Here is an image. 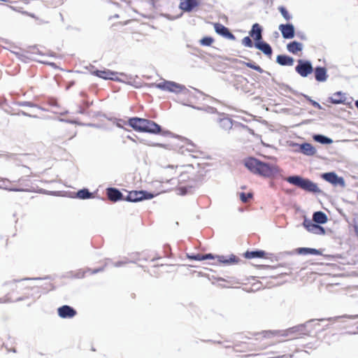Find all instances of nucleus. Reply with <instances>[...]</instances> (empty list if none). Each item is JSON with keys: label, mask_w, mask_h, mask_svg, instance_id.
I'll return each instance as SVG.
<instances>
[{"label": "nucleus", "mask_w": 358, "mask_h": 358, "mask_svg": "<svg viewBox=\"0 0 358 358\" xmlns=\"http://www.w3.org/2000/svg\"><path fill=\"white\" fill-rule=\"evenodd\" d=\"M243 164L251 173L267 178L275 177L280 171L278 166L262 162L254 157L245 158Z\"/></svg>", "instance_id": "f257e3e1"}, {"label": "nucleus", "mask_w": 358, "mask_h": 358, "mask_svg": "<svg viewBox=\"0 0 358 358\" xmlns=\"http://www.w3.org/2000/svg\"><path fill=\"white\" fill-rule=\"evenodd\" d=\"M127 124L134 130L138 132H145L152 134H159L167 136L171 134L169 131L163 130L162 127L155 122L138 117H130Z\"/></svg>", "instance_id": "f03ea898"}, {"label": "nucleus", "mask_w": 358, "mask_h": 358, "mask_svg": "<svg viewBox=\"0 0 358 358\" xmlns=\"http://www.w3.org/2000/svg\"><path fill=\"white\" fill-rule=\"evenodd\" d=\"M289 183L301 188V189L314 194L322 193L317 185L308 178H303L299 175L290 176L285 178Z\"/></svg>", "instance_id": "7ed1b4c3"}, {"label": "nucleus", "mask_w": 358, "mask_h": 358, "mask_svg": "<svg viewBox=\"0 0 358 358\" xmlns=\"http://www.w3.org/2000/svg\"><path fill=\"white\" fill-rule=\"evenodd\" d=\"M154 194L145 190L131 191L124 196V200L129 202H138L143 200L151 199Z\"/></svg>", "instance_id": "20e7f679"}, {"label": "nucleus", "mask_w": 358, "mask_h": 358, "mask_svg": "<svg viewBox=\"0 0 358 358\" xmlns=\"http://www.w3.org/2000/svg\"><path fill=\"white\" fill-rule=\"evenodd\" d=\"M295 71L301 77L306 78L313 72V66L310 60L299 59L297 60Z\"/></svg>", "instance_id": "39448f33"}, {"label": "nucleus", "mask_w": 358, "mask_h": 358, "mask_svg": "<svg viewBox=\"0 0 358 358\" xmlns=\"http://www.w3.org/2000/svg\"><path fill=\"white\" fill-rule=\"evenodd\" d=\"M89 70L91 74L97 76L100 78H103L104 80H112L120 82L121 80L117 77H114L117 75L118 73L116 71H113L109 69H103V70H98L96 69L94 66L90 65L89 67Z\"/></svg>", "instance_id": "423d86ee"}, {"label": "nucleus", "mask_w": 358, "mask_h": 358, "mask_svg": "<svg viewBox=\"0 0 358 358\" xmlns=\"http://www.w3.org/2000/svg\"><path fill=\"white\" fill-rule=\"evenodd\" d=\"M155 87L164 91H168L170 92L179 93L180 92L185 90H187L185 86L178 84L173 81L165 80L162 83L154 84Z\"/></svg>", "instance_id": "0eeeda50"}, {"label": "nucleus", "mask_w": 358, "mask_h": 358, "mask_svg": "<svg viewBox=\"0 0 358 358\" xmlns=\"http://www.w3.org/2000/svg\"><path fill=\"white\" fill-rule=\"evenodd\" d=\"M321 178L325 181L331 183L334 186H341L344 187L345 182L343 177L338 176L335 172H327L321 174Z\"/></svg>", "instance_id": "6e6552de"}, {"label": "nucleus", "mask_w": 358, "mask_h": 358, "mask_svg": "<svg viewBox=\"0 0 358 358\" xmlns=\"http://www.w3.org/2000/svg\"><path fill=\"white\" fill-rule=\"evenodd\" d=\"M303 226L310 232L315 234L324 235L325 229L321 226V224L313 223L311 220L304 218Z\"/></svg>", "instance_id": "1a4fd4ad"}, {"label": "nucleus", "mask_w": 358, "mask_h": 358, "mask_svg": "<svg viewBox=\"0 0 358 358\" xmlns=\"http://www.w3.org/2000/svg\"><path fill=\"white\" fill-rule=\"evenodd\" d=\"M57 314L63 319L73 318L77 315V311L69 305H64L57 308Z\"/></svg>", "instance_id": "9d476101"}, {"label": "nucleus", "mask_w": 358, "mask_h": 358, "mask_svg": "<svg viewBox=\"0 0 358 358\" xmlns=\"http://www.w3.org/2000/svg\"><path fill=\"white\" fill-rule=\"evenodd\" d=\"M278 29L285 39H292L295 36V28L292 23L281 24Z\"/></svg>", "instance_id": "9b49d317"}, {"label": "nucleus", "mask_w": 358, "mask_h": 358, "mask_svg": "<svg viewBox=\"0 0 358 358\" xmlns=\"http://www.w3.org/2000/svg\"><path fill=\"white\" fill-rule=\"evenodd\" d=\"M214 29L215 32L221 36L232 41L236 40V36L234 34L231 32L228 27L224 26L223 24L218 22L215 23Z\"/></svg>", "instance_id": "f8f14e48"}, {"label": "nucleus", "mask_w": 358, "mask_h": 358, "mask_svg": "<svg viewBox=\"0 0 358 358\" xmlns=\"http://www.w3.org/2000/svg\"><path fill=\"white\" fill-rule=\"evenodd\" d=\"M200 0H180L179 8L185 13H190L200 6Z\"/></svg>", "instance_id": "ddd939ff"}, {"label": "nucleus", "mask_w": 358, "mask_h": 358, "mask_svg": "<svg viewBox=\"0 0 358 358\" xmlns=\"http://www.w3.org/2000/svg\"><path fill=\"white\" fill-rule=\"evenodd\" d=\"M254 46L257 50L262 51L266 56L271 58L273 54V49L270 44L262 39L254 42Z\"/></svg>", "instance_id": "4468645a"}, {"label": "nucleus", "mask_w": 358, "mask_h": 358, "mask_svg": "<svg viewBox=\"0 0 358 358\" xmlns=\"http://www.w3.org/2000/svg\"><path fill=\"white\" fill-rule=\"evenodd\" d=\"M106 195L108 199L113 202L123 201L124 199L120 190L115 187H108L106 189Z\"/></svg>", "instance_id": "2eb2a0df"}, {"label": "nucleus", "mask_w": 358, "mask_h": 358, "mask_svg": "<svg viewBox=\"0 0 358 358\" xmlns=\"http://www.w3.org/2000/svg\"><path fill=\"white\" fill-rule=\"evenodd\" d=\"M313 321H315V320H310L303 324H299V325H296V326H294L293 327L288 329L287 330V335L289 333L294 334V333H296V332H299L300 334H303V335H308L309 333L310 332V330L307 329V325Z\"/></svg>", "instance_id": "dca6fc26"}, {"label": "nucleus", "mask_w": 358, "mask_h": 358, "mask_svg": "<svg viewBox=\"0 0 358 358\" xmlns=\"http://www.w3.org/2000/svg\"><path fill=\"white\" fill-rule=\"evenodd\" d=\"M313 73L315 78L317 82H325L327 80L328 75L325 67L317 66L313 68Z\"/></svg>", "instance_id": "f3484780"}, {"label": "nucleus", "mask_w": 358, "mask_h": 358, "mask_svg": "<svg viewBox=\"0 0 358 358\" xmlns=\"http://www.w3.org/2000/svg\"><path fill=\"white\" fill-rule=\"evenodd\" d=\"M296 145L299 147L298 151L306 156H313L315 155L317 152L315 148L309 143L296 144Z\"/></svg>", "instance_id": "a211bd4d"}, {"label": "nucleus", "mask_w": 358, "mask_h": 358, "mask_svg": "<svg viewBox=\"0 0 358 358\" xmlns=\"http://www.w3.org/2000/svg\"><path fill=\"white\" fill-rule=\"evenodd\" d=\"M262 32V27L258 23H255L252 24V28L249 31V34L250 37L253 38L255 42H256L263 38Z\"/></svg>", "instance_id": "6ab92c4d"}, {"label": "nucleus", "mask_w": 358, "mask_h": 358, "mask_svg": "<svg viewBox=\"0 0 358 358\" xmlns=\"http://www.w3.org/2000/svg\"><path fill=\"white\" fill-rule=\"evenodd\" d=\"M294 59L292 57L287 55H278L276 57V63L280 66H292L294 64Z\"/></svg>", "instance_id": "aec40b11"}, {"label": "nucleus", "mask_w": 358, "mask_h": 358, "mask_svg": "<svg viewBox=\"0 0 358 358\" xmlns=\"http://www.w3.org/2000/svg\"><path fill=\"white\" fill-rule=\"evenodd\" d=\"M222 115L223 117H220L217 120L220 127L225 131H229L233 127V120L224 114H222Z\"/></svg>", "instance_id": "412c9836"}, {"label": "nucleus", "mask_w": 358, "mask_h": 358, "mask_svg": "<svg viewBox=\"0 0 358 358\" xmlns=\"http://www.w3.org/2000/svg\"><path fill=\"white\" fill-rule=\"evenodd\" d=\"M296 252L298 255H322V251L320 250H317L315 248H298L296 249Z\"/></svg>", "instance_id": "4be33fe9"}, {"label": "nucleus", "mask_w": 358, "mask_h": 358, "mask_svg": "<svg viewBox=\"0 0 358 358\" xmlns=\"http://www.w3.org/2000/svg\"><path fill=\"white\" fill-rule=\"evenodd\" d=\"M216 258L220 263L228 265L238 263L239 261V258L234 255H231L229 257L223 255H216Z\"/></svg>", "instance_id": "5701e85b"}, {"label": "nucleus", "mask_w": 358, "mask_h": 358, "mask_svg": "<svg viewBox=\"0 0 358 358\" xmlns=\"http://www.w3.org/2000/svg\"><path fill=\"white\" fill-rule=\"evenodd\" d=\"M313 223L324 224L328 221L327 215L322 211H315L313 215Z\"/></svg>", "instance_id": "b1692460"}, {"label": "nucleus", "mask_w": 358, "mask_h": 358, "mask_svg": "<svg viewBox=\"0 0 358 358\" xmlns=\"http://www.w3.org/2000/svg\"><path fill=\"white\" fill-rule=\"evenodd\" d=\"M287 50L289 52L296 54L303 50V44L296 41H291L287 44Z\"/></svg>", "instance_id": "393cba45"}, {"label": "nucleus", "mask_w": 358, "mask_h": 358, "mask_svg": "<svg viewBox=\"0 0 358 358\" xmlns=\"http://www.w3.org/2000/svg\"><path fill=\"white\" fill-rule=\"evenodd\" d=\"M329 99V102L333 104L345 103L346 101L345 94L342 93L341 92H337Z\"/></svg>", "instance_id": "a878e982"}, {"label": "nucleus", "mask_w": 358, "mask_h": 358, "mask_svg": "<svg viewBox=\"0 0 358 358\" xmlns=\"http://www.w3.org/2000/svg\"><path fill=\"white\" fill-rule=\"evenodd\" d=\"M266 254V252L262 250H248L244 253V257L246 259L263 258Z\"/></svg>", "instance_id": "bb28decb"}, {"label": "nucleus", "mask_w": 358, "mask_h": 358, "mask_svg": "<svg viewBox=\"0 0 358 358\" xmlns=\"http://www.w3.org/2000/svg\"><path fill=\"white\" fill-rule=\"evenodd\" d=\"M313 138L315 141L320 143L322 145H329L333 143V140L331 138L323 134H314L313 136Z\"/></svg>", "instance_id": "cd10ccee"}, {"label": "nucleus", "mask_w": 358, "mask_h": 358, "mask_svg": "<svg viewBox=\"0 0 358 358\" xmlns=\"http://www.w3.org/2000/svg\"><path fill=\"white\" fill-rule=\"evenodd\" d=\"M76 196L80 199H87L93 197V193L90 192L88 189L83 188L76 192Z\"/></svg>", "instance_id": "c85d7f7f"}, {"label": "nucleus", "mask_w": 358, "mask_h": 358, "mask_svg": "<svg viewBox=\"0 0 358 358\" xmlns=\"http://www.w3.org/2000/svg\"><path fill=\"white\" fill-rule=\"evenodd\" d=\"M341 318H348L351 320H355L358 318V314L357 315H343L341 316H336L334 317H329V318H322V319H318L319 321H324V320H328V321H337L338 320Z\"/></svg>", "instance_id": "c756f323"}, {"label": "nucleus", "mask_w": 358, "mask_h": 358, "mask_svg": "<svg viewBox=\"0 0 358 358\" xmlns=\"http://www.w3.org/2000/svg\"><path fill=\"white\" fill-rule=\"evenodd\" d=\"M243 64L244 65H245L247 67L250 68V69H252L253 70H255V71H257L259 73L264 72V71L262 69L261 66H259V65L256 64L253 62H243Z\"/></svg>", "instance_id": "7c9ffc66"}, {"label": "nucleus", "mask_w": 358, "mask_h": 358, "mask_svg": "<svg viewBox=\"0 0 358 358\" xmlns=\"http://www.w3.org/2000/svg\"><path fill=\"white\" fill-rule=\"evenodd\" d=\"M189 106H191L192 108L199 110H205L208 113H218L217 108L212 107V106H207L206 108H203L201 107L194 106L192 105H188Z\"/></svg>", "instance_id": "2f4dec72"}, {"label": "nucleus", "mask_w": 358, "mask_h": 358, "mask_svg": "<svg viewBox=\"0 0 358 358\" xmlns=\"http://www.w3.org/2000/svg\"><path fill=\"white\" fill-rule=\"evenodd\" d=\"M214 39L210 36H204L200 40V44L203 46H210L213 43Z\"/></svg>", "instance_id": "473e14b6"}, {"label": "nucleus", "mask_w": 358, "mask_h": 358, "mask_svg": "<svg viewBox=\"0 0 358 358\" xmlns=\"http://www.w3.org/2000/svg\"><path fill=\"white\" fill-rule=\"evenodd\" d=\"M278 10L279 12L281 13V15H282V17L286 20H289L290 19H292V15L289 13L288 10H287V8L284 6H280L278 8Z\"/></svg>", "instance_id": "72a5a7b5"}, {"label": "nucleus", "mask_w": 358, "mask_h": 358, "mask_svg": "<svg viewBox=\"0 0 358 358\" xmlns=\"http://www.w3.org/2000/svg\"><path fill=\"white\" fill-rule=\"evenodd\" d=\"M240 199L242 202L246 203L248 202L250 199L252 198L253 194L250 192L245 193V192H241L239 194Z\"/></svg>", "instance_id": "f704fd0d"}, {"label": "nucleus", "mask_w": 358, "mask_h": 358, "mask_svg": "<svg viewBox=\"0 0 358 358\" xmlns=\"http://www.w3.org/2000/svg\"><path fill=\"white\" fill-rule=\"evenodd\" d=\"M278 86L280 87L281 90H284L286 92H291L294 94H296V92L291 87H289L288 85H286L285 83H277Z\"/></svg>", "instance_id": "c9c22d12"}, {"label": "nucleus", "mask_w": 358, "mask_h": 358, "mask_svg": "<svg viewBox=\"0 0 358 358\" xmlns=\"http://www.w3.org/2000/svg\"><path fill=\"white\" fill-rule=\"evenodd\" d=\"M242 44L247 48H252L254 43L252 41L250 36H245L242 39Z\"/></svg>", "instance_id": "e433bc0d"}, {"label": "nucleus", "mask_w": 358, "mask_h": 358, "mask_svg": "<svg viewBox=\"0 0 358 358\" xmlns=\"http://www.w3.org/2000/svg\"><path fill=\"white\" fill-rule=\"evenodd\" d=\"M187 257L189 259L191 260H196V261H203V255L202 254H187Z\"/></svg>", "instance_id": "4c0bfd02"}, {"label": "nucleus", "mask_w": 358, "mask_h": 358, "mask_svg": "<svg viewBox=\"0 0 358 358\" xmlns=\"http://www.w3.org/2000/svg\"><path fill=\"white\" fill-rule=\"evenodd\" d=\"M16 104L19 106L37 107L36 104L31 101H17Z\"/></svg>", "instance_id": "58836bf2"}, {"label": "nucleus", "mask_w": 358, "mask_h": 358, "mask_svg": "<svg viewBox=\"0 0 358 358\" xmlns=\"http://www.w3.org/2000/svg\"><path fill=\"white\" fill-rule=\"evenodd\" d=\"M215 258H216V256H215L212 253H207V254L203 255V260L214 259Z\"/></svg>", "instance_id": "ea45409f"}, {"label": "nucleus", "mask_w": 358, "mask_h": 358, "mask_svg": "<svg viewBox=\"0 0 358 358\" xmlns=\"http://www.w3.org/2000/svg\"><path fill=\"white\" fill-rule=\"evenodd\" d=\"M22 115L24 116H27V117H34V118H37L38 116L37 115H31L25 111H23V110H20L17 113V115Z\"/></svg>", "instance_id": "a19ab883"}, {"label": "nucleus", "mask_w": 358, "mask_h": 358, "mask_svg": "<svg viewBox=\"0 0 358 358\" xmlns=\"http://www.w3.org/2000/svg\"><path fill=\"white\" fill-rule=\"evenodd\" d=\"M310 103H311V105L313 106H314L316 108H318V109H322V108L321 105L318 102H317V101H315L314 100H310Z\"/></svg>", "instance_id": "79ce46f5"}, {"label": "nucleus", "mask_w": 358, "mask_h": 358, "mask_svg": "<svg viewBox=\"0 0 358 358\" xmlns=\"http://www.w3.org/2000/svg\"><path fill=\"white\" fill-rule=\"evenodd\" d=\"M296 35H297V36H298L300 39H301V40H303V41H306V40H307V37H306V34H305L303 32H300V31H299V32H298V33L296 34Z\"/></svg>", "instance_id": "37998d69"}, {"label": "nucleus", "mask_w": 358, "mask_h": 358, "mask_svg": "<svg viewBox=\"0 0 358 358\" xmlns=\"http://www.w3.org/2000/svg\"><path fill=\"white\" fill-rule=\"evenodd\" d=\"M50 105L52 106L58 107L57 102L55 99H52L50 101Z\"/></svg>", "instance_id": "c03bdc74"}, {"label": "nucleus", "mask_w": 358, "mask_h": 358, "mask_svg": "<svg viewBox=\"0 0 358 358\" xmlns=\"http://www.w3.org/2000/svg\"><path fill=\"white\" fill-rule=\"evenodd\" d=\"M164 248V252L165 253H167V252H169L171 250L170 245H168V244L165 245Z\"/></svg>", "instance_id": "a18cd8bd"}, {"label": "nucleus", "mask_w": 358, "mask_h": 358, "mask_svg": "<svg viewBox=\"0 0 358 358\" xmlns=\"http://www.w3.org/2000/svg\"><path fill=\"white\" fill-rule=\"evenodd\" d=\"M6 189H8L9 191H11V192H19V191H21L22 189H18V188H15V187H12V188H5Z\"/></svg>", "instance_id": "49530a36"}, {"label": "nucleus", "mask_w": 358, "mask_h": 358, "mask_svg": "<svg viewBox=\"0 0 358 358\" xmlns=\"http://www.w3.org/2000/svg\"><path fill=\"white\" fill-rule=\"evenodd\" d=\"M43 278H24L23 280H42Z\"/></svg>", "instance_id": "de8ad7c7"}, {"label": "nucleus", "mask_w": 358, "mask_h": 358, "mask_svg": "<svg viewBox=\"0 0 358 358\" xmlns=\"http://www.w3.org/2000/svg\"><path fill=\"white\" fill-rule=\"evenodd\" d=\"M124 264V262L120 261V262H116L114 266L115 267H119V266H122Z\"/></svg>", "instance_id": "09e8293b"}, {"label": "nucleus", "mask_w": 358, "mask_h": 358, "mask_svg": "<svg viewBox=\"0 0 358 358\" xmlns=\"http://www.w3.org/2000/svg\"><path fill=\"white\" fill-rule=\"evenodd\" d=\"M307 101H308L310 103V100H313L309 96L306 95V94H301Z\"/></svg>", "instance_id": "8fccbe9b"}, {"label": "nucleus", "mask_w": 358, "mask_h": 358, "mask_svg": "<svg viewBox=\"0 0 358 358\" xmlns=\"http://www.w3.org/2000/svg\"><path fill=\"white\" fill-rule=\"evenodd\" d=\"M103 270V267L96 268V269L93 270L92 273H96L98 272L102 271Z\"/></svg>", "instance_id": "3c124183"}, {"label": "nucleus", "mask_w": 358, "mask_h": 358, "mask_svg": "<svg viewBox=\"0 0 358 358\" xmlns=\"http://www.w3.org/2000/svg\"><path fill=\"white\" fill-rule=\"evenodd\" d=\"M83 103L86 108H89L92 104V102L84 101Z\"/></svg>", "instance_id": "603ef678"}, {"label": "nucleus", "mask_w": 358, "mask_h": 358, "mask_svg": "<svg viewBox=\"0 0 358 358\" xmlns=\"http://www.w3.org/2000/svg\"><path fill=\"white\" fill-rule=\"evenodd\" d=\"M243 127L244 128H246L248 129V130L251 133V134H254V131L251 129H250L248 126L246 125H244V124H241Z\"/></svg>", "instance_id": "864d4df0"}, {"label": "nucleus", "mask_w": 358, "mask_h": 358, "mask_svg": "<svg viewBox=\"0 0 358 358\" xmlns=\"http://www.w3.org/2000/svg\"><path fill=\"white\" fill-rule=\"evenodd\" d=\"M78 113L80 114H84L85 113V110L84 108H80Z\"/></svg>", "instance_id": "5fc2aeb1"}, {"label": "nucleus", "mask_w": 358, "mask_h": 358, "mask_svg": "<svg viewBox=\"0 0 358 358\" xmlns=\"http://www.w3.org/2000/svg\"><path fill=\"white\" fill-rule=\"evenodd\" d=\"M266 335L264 336H268L269 337L271 334H273V332L269 331H266L265 332Z\"/></svg>", "instance_id": "6e6d98bb"}, {"label": "nucleus", "mask_w": 358, "mask_h": 358, "mask_svg": "<svg viewBox=\"0 0 358 358\" xmlns=\"http://www.w3.org/2000/svg\"><path fill=\"white\" fill-rule=\"evenodd\" d=\"M155 145L160 147V148H164V145L163 144H161V143H156V144H155Z\"/></svg>", "instance_id": "4d7b16f0"}, {"label": "nucleus", "mask_w": 358, "mask_h": 358, "mask_svg": "<svg viewBox=\"0 0 358 358\" xmlns=\"http://www.w3.org/2000/svg\"><path fill=\"white\" fill-rule=\"evenodd\" d=\"M355 106L357 107V108L358 109V100H357L355 103Z\"/></svg>", "instance_id": "13d9d810"}, {"label": "nucleus", "mask_w": 358, "mask_h": 358, "mask_svg": "<svg viewBox=\"0 0 358 358\" xmlns=\"http://www.w3.org/2000/svg\"><path fill=\"white\" fill-rule=\"evenodd\" d=\"M196 91L198 93H199V94H202V95H204V94H203L202 92H201V91H199V90H196Z\"/></svg>", "instance_id": "bf43d9fd"}, {"label": "nucleus", "mask_w": 358, "mask_h": 358, "mask_svg": "<svg viewBox=\"0 0 358 358\" xmlns=\"http://www.w3.org/2000/svg\"><path fill=\"white\" fill-rule=\"evenodd\" d=\"M355 231L358 236V227H355Z\"/></svg>", "instance_id": "052dcab7"}, {"label": "nucleus", "mask_w": 358, "mask_h": 358, "mask_svg": "<svg viewBox=\"0 0 358 358\" xmlns=\"http://www.w3.org/2000/svg\"><path fill=\"white\" fill-rule=\"evenodd\" d=\"M80 96H85V94L84 92H80Z\"/></svg>", "instance_id": "680f3d73"}, {"label": "nucleus", "mask_w": 358, "mask_h": 358, "mask_svg": "<svg viewBox=\"0 0 358 358\" xmlns=\"http://www.w3.org/2000/svg\"><path fill=\"white\" fill-rule=\"evenodd\" d=\"M188 150H189V152H194V150L192 149V148H190V149H188Z\"/></svg>", "instance_id": "e2e57ef3"}, {"label": "nucleus", "mask_w": 358, "mask_h": 358, "mask_svg": "<svg viewBox=\"0 0 358 358\" xmlns=\"http://www.w3.org/2000/svg\"><path fill=\"white\" fill-rule=\"evenodd\" d=\"M188 150H189V152H194V150L192 149V148H190V149H188Z\"/></svg>", "instance_id": "0e129e2a"}, {"label": "nucleus", "mask_w": 358, "mask_h": 358, "mask_svg": "<svg viewBox=\"0 0 358 358\" xmlns=\"http://www.w3.org/2000/svg\"><path fill=\"white\" fill-rule=\"evenodd\" d=\"M193 50H194V51H196V52H197V51H199V49H198V48H193Z\"/></svg>", "instance_id": "69168bd1"}, {"label": "nucleus", "mask_w": 358, "mask_h": 358, "mask_svg": "<svg viewBox=\"0 0 358 358\" xmlns=\"http://www.w3.org/2000/svg\"><path fill=\"white\" fill-rule=\"evenodd\" d=\"M119 74H120V75H121V76H126L124 73H120Z\"/></svg>", "instance_id": "338daca9"}, {"label": "nucleus", "mask_w": 358, "mask_h": 358, "mask_svg": "<svg viewBox=\"0 0 358 358\" xmlns=\"http://www.w3.org/2000/svg\"><path fill=\"white\" fill-rule=\"evenodd\" d=\"M68 112L67 111H65L64 113H61V115H65Z\"/></svg>", "instance_id": "774afa93"}]
</instances>
